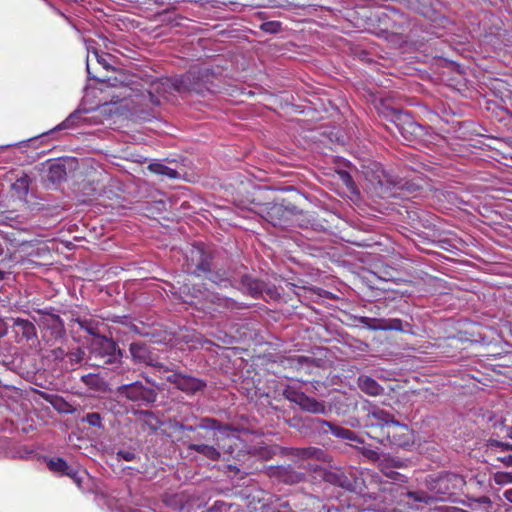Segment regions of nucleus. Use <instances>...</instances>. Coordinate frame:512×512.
Listing matches in <instances>:
<instances>
[{
	"mask_svg": "<svg viewBox=\"0 0 512 512\" xmlns=\"http://www.w3.org/2000/svg\"><path fill=\"white\" fill-rule=\"evenodd\" d=\"M188 259L191 262V266L195 267L192 273L197 276L203 275L205 278L219 286H234L237 283L234 273L229 269H211V255L201 246H193L190 249Z\"/></svg>",
	"mask_w": 512,
	"mask_h": 512,
	"instance_id": "obj_1",
	"label": "nucleus"
},
{
	"mask_svg": "<svg viewBox=\"0 0 512 512\" xmlns=\"http://www.w3.org/2000/svg\"><path fill=\"white\" fill-rule=\"evenodd\" d=\"M90 358L94 360V365L99 367L112 365L120 362L122 352L116 342L103 336L94 339Z\"/></svg>",
	"mask_w": 512,
	"mask_h": 512,
	"instance_id": "obj_2",
	"label": "nucleus"
},
{
	"mask_svg": "<svg viewBox=\"0 0 512 512\" xmlns=\"http://www.w3.org/2000/svg\"><path fill=\"white\" fill-rule=\"evenodd\" d=\"M117 394L139 405L153 404L157 400V392L154 388L146 387L140 381L124 384L117 388Z\"/></svg>",
	"mask_w": 512,
	"mask_h": 512,
	"instance_id": "obj_3",
	"label": "nucleus"
},
{
	"mask_svg": "<svg viewBox=\"0 0 512 512\" xmlns=\"http://www.w3.org/2000/svg\"><path fill=\"white\" fill-rule=\"evenodd\" d=\"M172 86L177 92H195L203 94L208 90L206 84L202 81V73L200 71H189L186 74L174 78Z\"/></svg>",
	"mask_w": 512,
	"mask_h": 512,
	"instance_id": "obj_4",
	"label": "nucleus"
},
{
	"mask_svg": "<svg viewBox=\"0 0 512 512\" xmlns=\"http://www.w3.org/2000/svg\"><path fill=\"white\" fill-rule=\"evenodd\" d=\"M170 370L171 374L166 376L167 382L186 394L193 395L206 387V382L202 379L175 372L171 368Z\"/></svg>",
	"mask_w": 512,
	"mask_h": 512,
	"instance_id": "obj_5",
	"label": "nucleus"
},
{
	"mask_svg": "<svg viewBox=\"0 0 512 512\" xmlns=\"http://www.w3.org/2000/svg\"><path fill=\"white\" fill-rule=\"evenodd\" d=\"M284 396L290 402L297 404L303 411L313 414L326 413V407L323 402H320L315 398L309 397L301 391L289 388L284 391Z\"/></svg>",
	"mask_w": 512,
	"mask_h": 512,
	"instance_id": "obj_6",
	"label": "nucleus"
},
{
	"mask_svg": "<svg viewBox=\"0 0 512 512\" xmlns=\"http://www.w3.org/2000/svg\"><path fill=\"white\" fill-rule=\"evenodd\" d=\"M197 427L200 429L215 431L214 437L219 448L225 449V444H221V441H223L225 438L229 442L233 443L238 441V438L236 437L234 430L229 425L221 424L214 418L206 417L201 419Z\"/></svg>",
	"mask_w": 512,
	"mask_h": 512,
	"instance_id": "obj_7",
	"label": "nucleus"
},
{
	"mask_svg": "<svg viewBox=\"0 0 512 512\" xmlns=\"http://www.w3.org/2000/svg\"><path fill=\"white\" fill-rule=\"evenodd\" d=\"M132 359L135 363L145 364L147 366L153 367L158 373H167L171 371L169 367L163 365L162 363L155 362L150 355V352L147 346L140 342H133L130 344L129 348Z\"/></svg>",
	"mask_w": 512,
	"mask_h": 512,
	"instance_id": "obj_8",
	"label": "nucleus"
},
{
	"mask_svg": "<svg viewBox=\"0 0 512 512\" xmlns=\"http://www.w3.org/2000/svg\"><path fill=\"white\" fill-rule=\"evenodd\" d=\"M12 332L18 344L31 342V344L34 345L38 341L36 327L29 320L21 318L13 319Z\"/></svg>",
	"mask_w": 512,
	"mask_h": 512,
	"instance_id": "obj_9",
	"label": "nucleus"
},
{
	"mask_svg": "<svg viewBox=\"0 0 512 512\" xmlns=\"http://www.w3.org/2000/svg\"><path fill=\"white\" fill-rule=\"evenodd\" d=\"M367 422L370 427H381L386 426L388 429L391 427H399L407 431L406 426L400 425V423L394 419L393 415L383 409H373L367 415Z\"/></svg>",
	"mask_w": 512,
	"mask_h": 512,
	"instance_id": "obj_10",
	"label": "nucleus"
},
{
	"mask_svg": "<svg viewBox=\"0 0 512 512\" xmlns=\"http://www.w3.org/2000/svg\"><path fill=\"white\" fill-rule=\"evenodd\" d=\"M400 122L397 123V128L403 138L407 141L420 140L425 134V128L420 124L416 123L409 116L399 118Z\"/></svg>",
	"mask_w": 512,
	"mask_h": 512,
	"instance_id": "obj_11",
	"label": "nucleus"
},
{
	"mask_svg": "<svg viewBox=\"0 0 512 512\" xmlns=\"http://www.w3.org/2000/svg\"><path fill=\"white\" fill-rule=\"evenodd\" d=\"M233 445H236V442L235 443L229 442V444L227 446L225 445V449H223V448H219L218 445L216 448L215 446H212V445L193 443V444H189L187 446V448H188V450L195 451V452L203 455L204 457H206L209 460L217 461L220 459V456H221L220 450H223V451L231 454L233 452V450H232Z\"/></svg>",
	"mask_w": 512,
	"mask_h": 512,
	"instance_id": "obj_12",
	"label": "nucleus"
},
{
	"mask_svg": "<svg viewBox=\"0 0 512 512\" xmlns=\"http://www.w3.org/2000/svg\"><path fill=\"white\" fill-rule=\"evenodd\" d=\"M317 422L321 425V429H323L324 426L328 427L329 431L337 438L354 442L356 445L363 444L364 442L363 439L350 429L334 425L325 420H317Z\"/></svg>",
	"mask_w": 512,
	"mask_h": 512,
	"instance_id": "obj_13",
	"label": "nucleus"
},
{
	"mask_svg": "<svg viewBox=\"0 0 512 512\" xmlns=\"http://www.w3.org/2000/svg\"><path fill=\"white\" fill-rule=\"evenodd\" d=\"M240 289L252 297H259L265 290V284L262 281L254 279L246 274L241 276Z\"/></svg>",
	"mask_w": 512,
	"mask_h": 512,
	"instance_id": "obj_14",
	"label": "nucleus"
},
{
	"mask_svg": "<svg viewBox=\"0 0 512 512\" xmlns=\"http://www.w3.org/2000/svg\"><path fill=\"white\" fill-rule=\"evenodd\" d=\"M359 389L369 396H379L384 388L373 378L367 375H360L357 379Z\"/></svg>",
	"mask_w": 512,
	"mask_h": 512,
	"instance_id": "obj_15",
	"label": "nucleus"
},
{
	"mask_svg": "<svg viewBox=\"0 0 512 512\" xmlns=\"http://www.w3.org/2000/svg\"><path fill=\"white\" fill-rule=\"evenodd\" d=\"M294 455L302 460L315 459L323 462L327 461L325 451L317 447L297 448Z\"/></svg>",
	"mask_w": 512,
	"mask_h": 512,
	"instance_id": "obj_16",
	"label": "nucleus"
},
{
	"mask_svg": "<svg viewBox=\"0 0 512 512\" xmlns=\"http://www.w3.org/2000/svg\"><path fill=\"white\" fill-rule=\"evenodd\" d=\"M137 414L142 421L143 427L151 432H156L162 426V421L152 411L140 410Z\"/></svg>",
	"mask_w": 512,
	"mask_h": 512,
	"instance_id": "obj_17",
	"label": "nucleus"
},
{
	"mask_svg": "<svg viewBox=\"0 0 512 512\" xmlns=\"http://www.w3.org/2000/svg\"><path fill=\"white\" fill-rule=\"evenodd\" d=\"M407 465V460L389 454H382V458L378 467L380 470H387L388 468L402 469L407 467Z\"/></svg>",
	"mask_w": 512,
	"mask_h": 512,
	"instance_id": "obj_18",
	"label": "nucleus"
},
{
	"mask_svg": "<svg viewBox=\"0 0 512 512\" xmlns=\"http://www.w3.org/2000/svg\"><path fill=\"white\" fill-rule=\"evenodd\" d=\"M148 169L154 174L166 176L170 179H177L180 178L181 176V173L179 171L171 167H168L160 162L151 163L148 166Z\"/></svg>",
	"mask_w": 512,
	"mask_h": 512,
	"instance_id": "obj_19",
	"label": "nucleus"
},
{
	"mask_svg": "<svg viewBox=\"0 0 512 512\" xmlns=\"http://www.w3.org/2000/svg\"><path fill=\"white\" fill-rule=\"evenodd\" d=\"M77 322L81 329L94 336L95 339H98V337H103L101 335V327L103 324H101L99 321H95L93 319H77Z\"/></svg>",
	"mask_w": 512,
	"mask_h": 512,
	"instance_id": "obj_20",
	"label": "nucleus"
},
{
	"mask_svg": "<svg viewBox=\"0 0 512 512\" xmlns=\"http://www.w3.org/2000/svg\"><path fill=\"white\" fill-rule=\"evenodd\" d=\"M48 180L52 183L60 182L66 177V169L63 164L54 163L49 166Z\"/></svg>",
	"mask_w": 512,
	"mask_h": 512,
	"instance_id": "obj_21",
	"label": "nucleus"
},
{
	"mask_svg": "<svg viewBox=\"0 0 512 512\" xmlns=\"http://www.w3.org/2000/svg\"><path fill=\"white\" fill-rule=\"evenodd\" d=\"M372 330H396L402 331V321L400 319L380 320L372 327Z\"/></svg>",
	"mask_w": 512,
	"mask_h": 512,
	"instance_id": "obj_22",
	"label": "nucleus"
},
{
	"mask_svg": "<svg viewBox=\"0 0 512 512\" xmlns=\"http://www.w3.org/2000/svg\"><path fill=\"white\" fill-rule=\"evenodd\" d=\"M82 111L76 110L72 112L62 123H60L58 126H56L53 130H51L49 133H52L55 130H62V129H68L76 126L81 119Z\"/></svg>",
	"mask_w": 512,
	"mask_h": 512,
	"instance_id": "obj_23",
	"label": "nucleus"
},
{
	"mask_svg": "<svg viewBox=\"0 0 512 512\" xmlns=\"http://www.w3.org/2000/svg\"><path fill=\"white\" fill-rule=\"evenodd\" d=\"M211 302L215 303L218 307H223V308L237 307L238 308L237 303L233 299L228 298V297H222L218 294L211 295Z\"/></svg>",
	"mask_w": 512,
	"mask_h": 512,
	"instance_id": "obj_24",
	"label": "nucleus"
},
{
	"mask_svg": "<svg viewBox=\"0 0 512 512\" xmlns=\"http://www.w3.org/2000/svg\"><path fill=\"white\" fill-rule=\"evenodd\" d=\"M12 188L16 191V193L20 196H25L29 190V179L28 177H21L17 179L13 184Z\"/></svg>",
	"mask_w": 512,
	"mask_h": 512,
	"instance_id": "obj_25",
	"label": "nucleus"
},
{
	"mask_svg": "<svg viewBox=\"0 0 512 512\" xmlns=\"http://www.w3.org/2000/svg\"><path fill=\"white\" fill-rule=\"evenodd\" d=\"M67 465V462L64 461L62 458L50 459L48 462L49 469L52 472L58 473L60 475H63L65 469H67Z\"/></svg>",
	"mask_w": 512,
	"mask_h": 512,
	"instance_id": "obj_26",
	"label": "nucleus"
},
{
	"mask_svg": "<svg viewBox=\"0 0 512 512\" xmlns=\"http://www.w3.org/2000/svg\"><path fill=\"white\" fill-rule=\"evenodd\" d=\"M356 448H358L362 455L365 456L367 459L376 462L378 465L380 464L382 454H379L376 450L370 448V447H358L357 445H354Z\"/></svg>",
	"mask_w": 512,
	"mask_h": 512,
	"instance_id": "obj_27",
	"label": "nucleus"
},
{
	"mask_svg": "<svg viewBox=\"0 0 512 512\" xmlns=\"http://www.w3.org/2000/svg\"><path fill=\"white\" fill-rule=\"evenodd\" d=\"M387 478L394 482L406 483L407 477L397 471L394 468H388L387 470H380Z\"/></svg>",
	"mask_w": 512,
	"mask_h": 512,
	"instance_id": "obj_28",
	"label": "nucleus"
},
{
	"mask_svg": "<svg viewBox=\"0 0 512 512\" xmlns=\"http://www.w3.org/2000/svg\"><path fill=\"white\" fill-rule=\"evenodd\" d=\"M82 421L93 427H102V417L97 412L88 413L85 417H83Z\"/></svg>",
	"mask_w": 512,
	"mask_h": 512,
	"instance_id": "obj_29",
	"label": "nucleus"
},
{
	"mask_svg": "<svg viewBox=\"0 0 512 512\" xmlns=\"http://www.w3.org/2000/svg\"><path fill=\"white\" fill-rule=\"evenodd\" d=\"M66 356L68 357L71 365H76V364H80L83 361L85 352L81 348H77V349L69 352L68 354H66Z\"/></svg>",
	"mask_w": 512,
	"mask_h": 512,
	"instance_id": "obj_30",
	"label": "nucleus"
},
{
	"mask_svg": "<svg viewBox=\"0 0 512 512\" xmlns=\"http://www.w3.org/2000/svg\"><path fill=\"white\" fill-rule=\"evenodd\" d=\"M260 28L264 32L276 34L281 31V23L278 21H268L262 23Z\"/></svg>",
	"mask_w": 512,
	"mask_h": 512,
	"instance_id": "obj_31",
	"label": "nucleus"
},
{
	"mask_svg": "<svg viewBox=\"0 0 512 512\" xmlns=\"http://www.w3.org/2000/svg\"><path fill=\"white\" fill-rule=\"evenodd\" d=\"M63 475L70 477L77 485L81 483V477L79 476V470L67 465V469H65Z\"/></svg>",
	"mask_w": 512,
	"mask_h": 512,
	"instance_id": "obj_32",
	"label": "nucleus"
},
{
	"mask_svg": "<svg viewBox=\"0 0 512 512\" xmlns=\"http://www.w3.org/2000/svg\"><path fill=\"white\" fill-rule=\"evenodd\" d=\"M488 446L489 447H497V448H500L502 450H512V444H509V443H506V442H502V441H498V440H495V439H490L488 441Z\"/></svg>",
	"mask_w": 512,
	"mask_h": 512,
	"instance_id": "obj_33",
	"label": "nucleus"
},
{
	"mask_svg": "<svg viewBox=\"0 0 512 512\" xmlns=\"http://www.w3.org/2000/svg\"><path fill=\"white\" fill-rule=\"evenodd\" d=\"M117 457L125 461H133L137 458V455L130 450H119L117 452Z\"/></svg>",
	"mask_w": 512,
	"mask_h": 512,
	"instance_id": "obj_34",
	"label": "nucleus"
},
{
	"mask_svg": "<svg viewBox=\"0 0 512 512\" xmlns=\"http://www.w3.org/2000/svg\"><path fill=\"white\" fill-rule=\"evenodd\" d=\"M495 481L498 484L511 483L512 473H497L495 475Z\"/></svg>",
	"mask_w": 512,
	"mask_h": 512,
	"instance_id": "obj_35",
	"label": "nucleus"
},
{
	"mask_svg": "<svg viewBox=\"0 0 512 512\" xmlns=\"http://www.w3.org/2000/svg\"><path fill=\"white\" fill-rule=\"evenodd\" d=\"M339 177H340L341 181L348 188H352L353 187V185H354L353 179H352L351 175L347 171H340L339 172Z\"/></svg>",
	"mask_w": 512,
	"mask_h": 512,
	"instance_id": "obj_36",
	"label": "nucleus"
},
{
	"mask_svg": "<svg viewBox=\"0 0 512 512\" xmlns=\"http://www.w3.org/2000/svg\"><path fill=\"white\" fill-rule=\"evenodd\" d=\"M407 496L410 498H413L415 501L426 502V503L428 502V499L430 498L426 494H419L417 492H408Z\"/></svg>",
	"mask_w": 512,
	"mask_h": 512,
	"instance_id": "obj_37",
	"label": "nucleus"
},
{
	"mask_svg": "<svg viewBox=\"0 0 512 512\" xmlns=\"http://www.w3.org/2000/svg\"><path fill=\"white\" fill-rule=\"evenodd\" d=\"M381 319H375V318H369V317H362L360 319V322L368 327L369 329H372L374 325L377 324V321H380Z\"/></svg>",
	"mask_w": 512,
	"mask_h": 512,
	"instance_id": "obj_38",
	"label": "nucleus"
},
{
	"mask_svg": "<svg viewBox=\"0 0 512 512\" xmlns=\"http://www.w3.org/2000/svg\"><path fill=\"white\" fill-rule=\"evenodd\" d=\"M386 440L392 444L404 445L407 441H400L395 438V434L391 436V432L388 430L386 434Z\"/></svg>",
	"mask_w": 512,
	"mask_h": 512,
	"instance_id": "obj_39",
	"label": "nucleus"
},
{
	"mask_svg": "<svg viewBox=\"0 0 512 512\" xmlns=\"http://www.w3.org/2000/svg\"><path fill=\"white\" fill-rule=\"evenodd\" d=\"M474 503H479V504H485L487 506H490L491 505V500L489 497L487 496H481L479 498H474L472 500Z\"/></svg>",
	"mask_w": 512,
	"mask_h": 512,
	"instance_id": "obj_40",
	"label": "nucleus"
},
{
	"mask_svg": "<svg viewBox=\"0 0 512 512\" xmlns=\"http://www.w3.org/2000/svg\"><path fill=\"white\" fill-rule=\"evenodd\" d=\"M301 475L300 474H297V473H293L291 474L290 476H288L285 481H288V482H291V483H296V482H299L301 480Z\"/></svg>",
	"mask_w": 512,
	"mask_h": 512,
	"instance_id": "obj_41",
	"label": "nucleus"
},
{
	"mask_svg": "<svg viewBox=\"0 0 512 512\" xmlns=\"http://www.w3.org/2000/svg\"><path fill=\"white\" fill-rule=\"evenodd\" d=\"M141 376L145 379L146 383L152 385L153 387H156L157 389L161 388L153 379L144 375V373H142Z\"/></svg>",
	"mask_w": 512,
	"mask_h": 512,
	"instance_id": "obj_42",
	"label": "nucleus"
},
{
	"mask_svg": "<svg viewBox=\"0 0 512 512\" xmlns=\"http://www.w3.org/2000/svg\"><path fill=\"white\" fill-rule=\"evenodd\" d=\"M95 56L97 58L98 63L102 64L105 68L109 67V65L106 63L105 58L99 55L98 52H95Z\"/></svg>",
	"mask_w": 512,
	"mask_h": 512,
	"instance_id": "obj_43",
	"label": "nucleus"
},
{
	"mask_svg": "<svg viewBox=\"0 0 512 512\" xmlns=\"http://www.w3.org/2000/svg\"><path fill=\"white\" fill-rule=\"evenodd\" d=\"M504 498L509 501L510 503H512V488L511 489H507L505 492H504Z\"/></svg>",
	"mask_w": 512,
	"mask_h": 512,
	"instance_id": "obj_44",
	"label": "nucleus"
},
{
	"mask_svg": "<svg viewBox=\"0 0 512 512\" xmlns=\"http://www.w3.org/2000/svg\"><path fill=\"white\" fill-rule=\"evenodd\" d=\"M500 460L505 463L506 465H512V456L508 455L506 457L500 458Z\"/></svg>",
	"mask_w": 512,
	"mask_h": 512,
	"instance_id": "obj_45",
	"label": "nucleus"
},
{
	"mask_svg": "<svg viewBox=\"0 0 512 512\" xmlns=\"http://www.w3.org/2000/svg\"><path fill=\"white\" fill-rule=\"evenodd\" d=\"M197 426H191V425H181V429L193 432L197 429Z\"/></svg>",
	"mask_w": 512,
	"mask_h": 512,
	"instance_id": "obj_46",
	"label": "nucleus"
},
{
	"mask_svg": "<svg viewBox=\"0 0 512 512\" xmlns=\"http://www.w3.org/2000/svg\"><path fill=\"white\" fill-rule=\"evenodd\" d=\"M54 320H55V322H57V328L61 332L63 330V325L61 323L59 316H54Z\"/></svg>",
	"mask_w": 512,
	"mask_h": 512,
	"instance_id": "obj_47",
	"label": "nucleus"
},
{
	"mask_svg": "<svg viewBox=\"0 0 512 512\" xmlns=\"http://www.w3.org/2000/svg\"><path fill=\"white\" fill-rule=\"evenodd\" d=\"M55 358H61L64 356V351L62 349H57L53 351Z\"/></svg>",
	"mask_w": 512,
	"mask_h": 512,
	"instance_id": "obj_48",
	"label": "nucleus"
},
{
	"mask_svg": "<svg viewBox=\"0 0 512 512\" xmlns=\"http://www.w3.org/2000/svg\"><path fill=\"white\" fill-rule=\"evenodd\" d=\"M506 433H507V437H509L510 439H512V426H508L506 428Z\"/></svg>",
	"mask_w": 512,
	"mask_h": 512,
	"instance_id": "obj_49",
	"label": "nucleus"
},
{
	"mask_svg": "<svg viewBox=\"0 0 512 512\" xmlns=\"http://www.w3.org/2000/svg\"><path fill=\"white\" fill-rule=\"evenodd\" d=\"M87 72L88 74H90V68H89V64L87 63Z\"/></svg>",
	"mask_w": 512,
	"mask_h": 512,
	"instance_id": "obj_50",
	"label": "nucleus"
},
{
	"mask_svg": "<svg viewBox=\"0 0 512 512\" xmlns=\"http://www.w3.org/2000/svg\"><path fill=\"white\" fill-rule=\"evenodd\" d=\"M89 376H83L82 379L86 382V378H88Z\"/></svg>",
	"mask_w": 512,
	"mask_h": 512,
	"instance_id": "obj_51",
	"label": "nucleus"
}]
</instances>
